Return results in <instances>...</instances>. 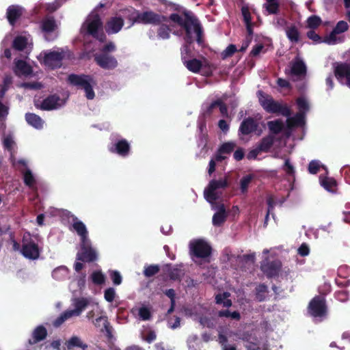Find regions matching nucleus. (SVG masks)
Wrapping results in <instances>:
<instances>
[{"label": "nucleus", "mask_w": 350, "mask_h": 350, "mask_svg": "<svg viewBox=\"0 0 350 350\" xmlns=\"http://www.w3.org/2000/svg\"><path fill=\"white\" fill-rule=\"evenodd\" d=\"M70 54L68 50L58 49L57 50L43 52L39 55V59L41 63L44 64L46 67L54 69L62 66V61Z\"/></svg>", "instance_id": "nucleus-1"}, {"label": "nucleus", "mask_w": 350, "mask_h": 350, "mask_svg": "<svg viewBox=\"0 0 350 350\" xmlns=\"http://www.w3.org/2000/svg\"><path fill=\"white\" fill-rule=\"evenodd\" d=\"M258 96L260 105L267 112L278 113L284 116H288L291 114L290 109L286 105H282L274 101L271 96L259 91Z\"/></svg>", "instance_id": "nucleus-2"}, {"label": "nucleus", "mask_w": 350, "mask_h": 350, "mask_svg": "<svg viewBox=\"0 0 350 350\" xmlns=\"http://www.w3.org/2000/svg\"><path fill=\"white\" fill-rule=\"evenodd\" d=\"M308 314L321 321L327 316L328 308L326 299L324 296L316 295L309 302L308 306Z\"/></svg>", "instance_id": "nucleus-3"}, {"label": "nucleus", "mask_w": 350, "mask_h": 350, "mask_svg": "<svg viewBox=\"0 0 350 350\" xmlns=\"http://www.w3.org/2000/svg\"><path fill=\"white\" fill-rule=\"evenodd\" d=\"M68 81L71 84L83 89L87 98L93 99L94 98L95 94L92 87L96 85V83L91 77L71 75L68 77Z\"/></svg>", "instance_id": "nucleus-4"}, {"label": "nucleus", "mask_w": 350, "mask_h": 350, "mask_svg": "<svg viewBox=\"0 0 350 350\" xmlns=\"http://www.w3.org/2000/svg\"><path fill=\"white\" fill-rule=\"evenodd\" d=\"M212 248L203 239H195L189 243V254L198 258H206L211 256Z\"/></svg>", "instance_id": "nucleus-5"}, {"label": "nucleus", "mask_w": 350, "mask_h": 350, "mask_svg": "<svg viewBox=\"0 0 350 350\" xmlns=\"http://www.w3.org/2000/svg\"><path fill=\"white\" fill-rule=\"evenodd\" d=\"M98 259V254L92 247L90 240L80 243V250L77 254V260L83 262H94Z\"/></svg>", "instance_id": "nucleus-6"}, {"label": "nucleus", "mask_w": 350, "mask_h": 350, "mask_svg": "<svg viewBox=\"0 0 350 350\" xmlns=\"http://www.w3.org/2000/svg\"><path fill=\"white\" fill-rule=\"evenodd\" d=\"M227 186L228 182L226 179L211 180L204 192L206 200L210 203H213L219 198L217 190L224 189Z\"/></svg>", "instance_id": "nucleus-7"}, {"label": "nucleus", "mask_w": 350, "mask_h": 350, "mask_svg": "<svg viewBox=\"0 0 350 350\" xmlns=\"http://www.w3.org/2000/svg\"><path fill=\"white\" fill-rule=\"evenodd\" d=\"M183 27L186 31L185 40L187 42L191 43L192 42L193 33H196L198 41L200 42L201 27L198 20L193 16L186 14V21Z\"/></svg>", "instance_id": "nucleus-8"}, {"label": "nucleus", "mask_w": 350, "mask_h": 350, "mask_svg": "<svg viewBox=\"0 0 350 350\" xmlns=\"http://www.w3.org/2000/svg\"><path fill=\"white\" fill-rule=\"evenodd\" d=\"M297 104L298 105L299 112L295 116L288 118L286 120V124L289 128L301 126L304 124V113L309 109V103L304 97L298 98L297 100Z\"/></svg>", "instance_id": "nucleus-9"}, {"label": "nucleus", "mask_w": 350, "mask_h": 350, "mask_svg": "<svg viewBox=\"0 0 350 350\" xmlns=\"http://www.w3.org/2000/svg\"><path fill=\"white\" fill-rule=\"evenodd\" d=\"M102 27V23L99 16L94 12H92L83 24V28L86 29L88 32L100 40H103L105 36L102 34L100 38L98 36V29Z\"/></svg>", "instance_id": "nucleus-10"}, {"label": "nucleus", "mask_w": 350, "mask_h": 350, "mask_svg": "<svg viewBox=\"0 0 350 350\" xmlns=\"http://www.w3.org/2000/svg\"><path fill=\"white\" fill-rule=\"evenodd\" d=\"M282 266V262L280 260H267L261 263L260 269L267 278H273L279 275Z\"/></svg>", "instance_id": "nucleus-11"}, {"label": "nucleus", "mask_w": 350, "mask_h": 350, "mask_svg": "<svg viewBox=\"0 0 350 350\" xmlns=\"http://www.w3.org/2000/svg\"><path fill=\"white\" fill-rule=\"evenodd\" d=\"M336 77L350 87V65L346 63H336L334 66Z\"/></svg>", "instance_id": "nucleus-12"}, {"label": "nucleus", "mask_w": 350, "mask_h": 350, "mask_svg": "<svg viewBox=\"0 0 350 350\" xmlns=\"http://www.w3.org/2000/svg\"><path fill=\"white\" fill-rule=\"evenodd\" d=\"M133 18L134 23L144 24H157L161 21V16L151 11L136 12Z\"/></svg>", "instance_id": "nucleus-13"}, {"label": "nucleus", "mask_w": 350, "mask_h": 350, "mask_svg": "<svg viewBox=\"0 0 350 350\" xmlns=\"http://www.w3.org/2000/svg\"><path fill=\"white\" fill-rule=\"evenodd\" d=\"M21 253L26 258L30 260H36L40 256L38 245L33 241L24 243L22 246Z\"/></svg>", "instance_id": "nucleus-14"}, {"label": "nucleus", "mask_w": 350, "mask_h": 350, "mask_svg": "<svg viewBox=\"0 0 350 350\" xmlns=\"http://www.w3.org/2000/svg\"><path fill=\"white\" fill-rule=\"evenodd\" d=\"M47 335L48 333L46 327L42 325H40L32 331L31 337L28 340V344L30 345H36L45 340Z\"/></svg>", "instance_id": "nucleus-15"}, {"label": "nucleus", "mask_w": 350, "mask_h": 350, "mask_svg": "<svg viewBox=\"0 0 350 350\" xmlns=\"http://www.w3.org/2000/svg\"><path fill=\"white\" fill-rule=\"evenodd\" d=\"M64 103L65 100L64 99H61L57 96L53 95L42 101L40 109L48 111L53 110L62 107Z\"/></svg>", "instance_id": "nucleus-16"}, {"label": "nucleus", "mask_w": 350, "mask_h": 350, "mask_svg": "<svg viewBox=\"0 0 350 350\" xmlns=\"http://www.w3.org/2000/svg\"><path fill=\"white\" fill-rule=\"evenodd\" d=\"M189 51V48L187 46H185L183 49L182 50V59L184 63V65L187 67L188 70L193 72H198L202 67V63L200 60L196 59H192L190 60H187V55Z\"/></svg>", "instance_id": "nucleus-17"}, {"label": "nucleus", "mask_w": 350, "mask_h": 350, "mask_svg": "<svg viewBox=\"0 0 350 350\" xmlns=\"http://www.w3.org/2000/svg\"><path fill=\"white\" fill-rule=\"evenodd\" d=\"M95 61L100 67L105 69L113 68L118 64L114 57L107 55H96Z\"/></svg>", "instance_id": "nucleus-18"}, {"label": "nucleus", "mask_w": 350, "mask_h": 350, "mask_svg": "<svg viewBox=\"0 0 350 350\" xmlns=\"http://www.w3.org/2000/svg\"><path fill=\"white\" fill-rule=\"evenodd\" d=\"M124 25V19L122 17H112L107 23L105 30L108 33L119 32Z\"/></svg>", "instance_id": "nucleus-19"}, {"label": "nucleus", "mask_w": 350, "mask_h": 350, "mask_svg": "<svg viewBox=\"0 0 350 350\" xmlns=\"http://www.w3.org/2000/svg\"><path fill=\"white\" fill-rule=\"evenodd\" d=\"M72 221V228L80 237L81 242L90 240L85 225L81 221H79L77 217H73Z\"/></svg>", "instance_id": "nucleus-20"}, {"label": "nucleus", "mask_w": 350, "mask_h": 350, "mask_svg": "<svg viewBox=\"0 0 350 350\" xmlns=\"http://www.w3.org/2000/svg\"><path fill=\"white\" fill-rule=\"evenodd\" d=\"M258 126V122L252 118H247L241 123L239 131L243 135H248L256 131Z\"/></svg>", "instance_id": "nucleus-21"}, {"label": "nucleus", "mask_w": 350, "mask_h": 350, "mask_svg": "<svg viewBox=\"0 0 350 350\" xmlns=\"http://www.w3.org/2000/svg\"><path fill=\"white\" fill-rule=\"evenodd\" d=\"M227 213L224 204L218 207V211L213 216V224L215 226H221L226 220Z\"/></svg>", "instance_id": "nucleus-22"}, {"label": "nucleus", "mask_w": 350, "mask_h": 350, "mask_svg": "<svg viewBox=\"0 0 350 350\" xmlns=\"http://www.w3.org/2000/svg\"><path fill=\"white\" fill-rule=\"evenodd\" d=\"M88 304L89 301L87 299L83 297L77 298L75 299L74 302L75 309L68 310L72 313V317H79L88 306Z\"/></svg>", "instance_id": "nucleus-23"}, {"label": "nucleus", "mask_w": 350, "mask_h": 350, "mask_svg": "<svg viewBox=\"0 0 350 350\" xmlns=\"http://www.w3.org/2000/svg\"><path fill=\"white\" fill-rule=\"evenodd\" d=\"M321 185L329 192H335L337 188L336 180L332 176H319Z\"/></svg>", "instance_id": "nucleus-24"}, {"label": "nucleus", "mask_w": 350, "mask_h": 350, "mask_svg": "<svg viewBox=\"0 0 350 350\" xmlns=\"http://www.w3.org/2000/svg\"><path fill=\"white\" fill-rule=\"evenodd\" d=\"M268 293L269 289L267 285L265 283H260L255 288V299L258 302H263L267 299Z\"/></svg>", "instance_id": "nucleus-25"}, {"label": "nucleus", "mask_w": 350, "mask_h": 350, "mask_svg": "<svg viewBox=\"0 0 350 350\" xmlns=\"http://www.w3.org/2000/svg\"><path fill=\"white\" fill-rule=\"evenodd\" d=\"M14 72L19 76H27L31 73L32 69L23 60H17L15 62Z\"/></svg>", "instance_id": "nucleus-26"}, {"label": "nucleus", "mask_w": 350, "mask_h": 350, "mask_svg": "<svg viewBox=\"0 0 350 350\" xmlns=\"http://www.w3.org/2000/svg\"><path fill=\"white\" fill-rule=\"evenodd\" d=\"M306 72L305 64L299 59H296L293 63L291 68V73L295 76H302Z\"/></svg>", "instance_id": "nucleus-27"}, {"label": "nucleus", "mask_w": 350, "mask_h": 350, "mask_svg": "<svg viewBox=\"0 0 350 350\" xmlns=\"http://www.w3.org/2000/svg\"><path fill=\"white\" fill-rule=\"evenodd\" d=\"M23 12V8L18 5H12L8 8L7 17L10 24H14Z\"/></svg>", "instance_id": "nucleus-28"}, {"label": "nucleus", "mask_w": 350, "mask_h": 350, "mask_svg": "<svg viewBox=\"0 0 350 350\" xmlns=\"http://www.w3.org/2000/svg\"><path fill=\"white\" fill-rule=\"evenodd\" d=\"M129 148L130 146L129 143L125 139H122L118 142L115 144V147L111 149V151L115 152L118 154L124 157L128 154Z\"/></svg>", "instance_id": "nucleus-29"}, {"label": "nucleus", "mask_w": 350, "mask_h": 350, "mask_svg": "<svg viewBox=\"0 0 350 350\" xmlns=\"http://www.w3.org/2000/svg\"><path fill=\"white\" fill-rule=\"evenodd\" d=\"M286 34L291 42H297L299 40L300 33L297 27L294 25H291L286 28Z\"/></svg>", "instance_id": "nucleus-30"}, {"label": "nucleus", "mask_w": 350, "mask_h": 350, "mask_svg": "<svg viewBox=\"0 0 350 350\" xmlns=\"http://www.w3.org/2000/svg\"><path fill=\"white\" fill-rule=\"evenodd\" d=\"M25 118L28 124L32 126L36 129L42 127L44 122L38 116L34 113H27Z\"/></svg>", "instance_id": "nucleus-31"}, {"label": "nucleus", "mask_w": 350, "mask_h": 350, "mask_svg": "<svg viewBox=\"0 0 350 350\" xmlns=\"http://www.w3.org/2000/svg\"><path fill=\"white\" fill-rule=\"evenodd\" d=\"M266 3L263 5V8L266 10L269 14H275L278 12L279 3L278 0H266Z\"/></svg>", "instance_id": "nucleus-32"}, {"label": "nucleus", "mask_w": 350, "mask_h": 350, "mask_svg": "<svg viewBox=\"0 0 350 350\" xmlns=\"http://www.w3.org/2000/svg\"><path fill=\"white\" fill-rule=\"evenodd\" d=\"M57 27V25L53 18H46L42 21V29L46 33L55 31Z\"/></svg>", "instance_id": "nucleus-33"}, {"label": "nucleus", "mask_w": 350, "mask_h": 350, "mask_svg": "<svg viewBox=\"0 0 350 350\" xmlns=\"http://www.w3.org/2000/svg\"><path fill=\"white\" fill-rule=\"evenodd\" d=\"M68 274V269L66 266H60L55 269L52 272V276L54 279L62 280L65 279Z\"/></svg>", "instance_id": "nucleus-34"}, {"label": "nucleus", "mask_w": 350, "mask_h": 350, "mask_svg": "<svg viewBox=\"0 0 350 350\" xmlns=\"http://www.w3.org/2000/svg\"><path fill=\"white\" fill-rule=\"evenodd\" d=\"M308 171L310 174H314L317 173H327L326 167L321 165L319 161H313L310 163L308 166Z\"/></svg>", "instance_id": "nucleus-35"}, {"label": "nucleus", "mask_w": 350, "mask_h": 350, "mask_svg": "<svg viewBox=\"0 0 350 350\" xmlns=\"http://www.w3.org/2000/svg\"><path fill=\"white\" fill-rule=\"evenodd\" d=\"M242 15L246 25L247 30L250 34L252 33V22L251 15L249 11V8L247 5H244L241 8Z\"/></svg>", "instance_id": "nucleus-36"}, {"label": "nucleus", "mask_w": 350, "mask_h": 350, "mask_svg": "<svg viewBox=\"0 0 350 350\" xmlns=\"http://www.w3.org/2000/svg\"><path fill=\"white\" fill-rule=\"evenodd\" d=\"M347 269L345 267H340L338 269V278L335 279L336 284L340 288H346L350 286V280L346 279L345 277H342L341 272L343 269Z\"/></svg>", "instance_id": "nucleus-37"}, {"label": "nucleus", "mask_w": 350, "mask_h": 350, "mask_svg": "<svg viewBox=\"0 0 350 350\" xmlns=\"http://www.w3.org/2000/svg\"><path fill=\"white\" fill-rule=\"evenodd\" d=\"M274 137L269 135L264 137L261 142L257 145L262 152H267L273 143Z\"/></svg>", "instance_id": "nucleus-38"}, {"label": "nucleus", "mask_w": 350, "mask_h": 350, "mask_svg": "<svg viewBox=\"0 0 350 350\" xmlns=\"http://www.w3.org/2000/svg\"><path fill=\"white\" fill-rule=\"evenodd\" d=\"M72 317V313L68 310L62 312L53 322V325L55 327H59L62 325L66 320Z\"/></svg>", "instance_id": "nucleus-39"}, {"label": "nucleus", "mask_w": 350, "mask_h": 350, "mask_svg": "<svg viewBox=\"0 0 350 350\" xmlns=\"http://www.w3.org/2000/svg\"><path fill=\"white\" fill-rule=\"evenodd\" d=\"M218 317L231 318L232 319H235L237 321L240 320V319H241V314L239 312H237V311L230 312L228 310H219L218 312Z\"/></svg>", "instance_id": "nucleus-40"}, {"label": "nucleus", "mask_w": 350, "mask_h": 350, "mask_svg": "<svg viewBox=\"0 0 350 350\" xmlns=\"http://www.w3.org/2000/svg\"><path fill=\"white\" fill-rule=\"evenodd\" d=\"M185 273L181 269L175 267L170 270L169 278L174 281H180Z\"/></svg>", "instance_id": "nucleus-41"}, {"label": "nucleus", "mask_w": 350, "mask_h": 350, "mask_svg": "<svg viewBox=\"0 0 350 350\" xmlns=\"http://www.w3.org/2000/svg\"><path fill=\"white\" fill-rule=\"evenodd\" d=\"M3 144L5 148L12 152L15 146L13 135L10 133L5 135L3 137Z\"/></svg>", "instance_id": "nucleus-42"}, {"label": "nucleus", "mask_w": 350, "mask_h": 350, "mask_svg": "<svg viewBox=\"0 0 350 350\" xmlns=\"http://www.w3.org/2000/svg\"><path fill=\"white\" fill-rule=\"evenodd\" d=\"M267 124L270 131L275 134L280 133L284 126L283 122L280 120L270 121Z\"/></svg>", "instance_id": "nucleus-43"}, {"label": "nucleus", "mask_w": 350, "mask_h": 350, "mask_svg": "<svg viewBox=\"0 0 350 350\" xmlns=\"http://www.w3.org/2000/svg\"><path fill=\"white\" fill-rule=\"evenodd\" d=\"M27 44V39L23 36H18L16 38L13 42V46L14 49L21 51L23 50Z\"/></svg>", "instance_id": "nucleus-44"}, {"label": "nucleus", "mask_w": 350, "mask_h": 350, "mask_svg": "<svg viewBox=\"0 0 350 350\" xmlns=\"http://www.w3.org/2000/svg\"><path fill=\"white\" fill-rule=\"evenodd\" d=\"M160 271V267L158 265H151L145 268L144 274L146 277L150 278L157 274Z\"/></svg>", "instance_id": "nucleus-45"}, {"label": "nucleus", "mask_w": 350, "mask_h": 350, "mask_svg": "<svg viewBox=\"0 0 350 350\" xmlns=\"http://www.w3.org/2000/svg\"><path fill=\"white\" fill-rule=\"evenodd\" d=\"M334 298L340 302H347L349 299V292L347 290L337 291L334 294Z\"/></svg>", "instance_id": "nucleus-46"}, {"label": "nucleus", "mask_w": 350, "mask_h": 350, "mask_svg": "<svg viewBox=\"0 0 350 350\" xmlns=\"http://www.w3.org/2000/svg\"><path fill=\"white\" fill-rule=\"evenodd\" d=\"M341 41V38L338 36V33H335L334 30L323 40V42L328 44H335Z\"/></svg>", "instance_id": "nucleus-47"}, {"label": "nucleus", "mask_w": 350, "mask_h": 350, "mask_svg": "<svg viewBox=\"0 0 350 350\" xmlns=\"http://www.w3.org/2000/svg\"><path fill=\"white\" fill-rule=\"evenodd\" d=\"M91 278L93 283L98 285L103 284L105 281V275L102 273L101 271L93 272Z\"/></svg>", "instance_id": "nucleus-48"}, {"label": "nucleus", "mask_w": 350, "mask_h": 350, "mask_svg": "<svg viewBox=\"0 0 350 350\" xmlns=\"http://www.w3.org/2000/svg\"><path fill=\"white\" fill-rule=\"evenodd\" d=\"M11 159L12 161V163L14 165H21L22 167H23V170H26L25 172H24V175H26V176H28V175H31V172L27 169V162L26 161H25L24 159H21V160H18V161H16L15 159H14V157L13 155V154L11 152Z\"/></svg>", "instance_id": "nucleus-49"}, {"label": "nucleus", "mask_w": 350, "mask_h": 350, "mask_svg": "<svg viewBox=\"0 0 350 350\" xmlns=\"http://www.w3.org/2000/svg\"><path fill=\"white\" fill-rule=\"evenodd\" d=\"M236 147L234 142H227L224 144L219 148L220 154H228L231 152Z\"/></svg>", "instance_id": "nucleus-50"}, {"label": "nucleus", "mask_w": 350, "mask_h": 350, "mask_svg": "<svg viewBox=\"0 0 350 350\" xmlns=\"http://www.w3.org/2000/svg\"><path fill=\"white\" fill-rule=\"evenodd\" d=\"M138 314L143 321H148L151 318V312L147 307H141Z\"/></svg>", "instance_id": "nucleus-51"}, {"label": "nucleus", "mask_w": 350, "mask_h": 350, "mask_svg": "<svg viewBox=\"0 0 350 350\" xmlns=\"http://www.w3.org/2000/svg\"><path fill=\"white\" fill-rule=\"evenodd\" d=\"M321 23V20L319 16H312L307 20L308 27L310 28H316Z\"/></svg>", "instance_id": "nucleus-52"}, {"label": "nucleus", "mask_w": 350, "mask_h": 350, "mask_svg": "<svg viewBox=\"0 0 350 350\" xmlns=\"http://www.w3.org/2000/svg\"><path fill=\"white\" fill-rule=\"evenodd\" d=\"M349 28L348 24L344 21H339L333 29L335 33L339 34L346 31Z\"/></svg>", "instance_id": "nucleus-53"}, {"label": "nucleus", "mask_w": 350, "mask_h": 350, "mask_svg": "<svg viewBox=\"0 0 350 350\" xmlns=\"http://www.w3.org/2000/svg\"><path fill=\"white\" fill-rule=\"evenodd\" d=\"M116 296V291L113 288H108L105 291L104 297L108 302H112Z\"/></svg>", "instance_id": "nucleus-54"}, {"label": "nucleus", "mask_w": 350, "mask_h": 350, "mask_svg": "<svg viewBox=\"0 0 350 350\" xmlns=\"http://www.w3.org/2000/svg\"><path fill=\"white\" fill-rule=\"evenodd\" d=\"M237 51V47L234 44H230L221 53L224 59L232 56Z\"/></svg>", "instance_id": "nucleus-55"}, {"label": "nucleus", "mask_w": 350, "mask_h": 350, "mask_svg": "<svg viewBox=\"0 0 350 350\" xmlns=\"http://www.w3.org/2000/svg\"><path fill=\"white\" fill-rule=\"evenodd\" d=\"M110 278L115 285H120L122 283V276L118 271H111Z\"/></svg>", "instance_id": "nucleus-56"}, {"label": "nucleus", "mask_w": 350, "mask_h": 350, "mask_svg": "<svg viewBox=\"0 0 350 350\" xmlns=\"http://www.w3.org/2000/svg\"><path fill=\"white\" fill-rule=\"evenodd\" d=\"M252 177L253 176H244L241 180V189L243 193L247 191L248 185L252 180Z\"/></svg>", "instance_id": "nucleus-57"}, {"label": "nucleus", "mask_w": 350, "mask_h": 350, "mask_svg": "<svg viewBox=\"0 0 350 350\" xmlns=\"http://www.w3.org/2000/svg\"><path fill=\"white\" fill-rule=\"evenodd\" d=\"M170 29L167 26H161L159 28L158 36L162 39H167L170 37Z\"/></svg>", "instance_id": "nucleus-58"}, {"label": "nucleus", "mask_w": 350, "mask_h": 350, "mask_svg": "<svg viewBox=\"0 0 350 350\" xmlns=\"http://www.w3.org/2000/svg\"><path fill=\"white\" fill-rule=\"evenodd\" d=\"M24 183L29 188L33 189H36V180L35 176H23Z\"/></svg>", "instance_id": "nucleus-59"}, {"label": "nucleus", "mask_w": 350, "mask_h": 350, "mask_svg": "<svg viewBox=\"0 0 350 350\" xmlns=\"http://www.w3.org/2000/svg\"><path fill=\"white\" fill-rule=\"evenodd\" d=\"M103 327L101 329L102 332H105L109 338L112 336V327L108 321L107 318L103 323Z\"/></svg>", "instance_id": "nucleus-60"}, {"label": "nucleus", "mask_w": 350, "mask_h": 350, "mask_svg": "<svg viewBox=\"0 0 350 350\" xmlns=\"http://www.w3.org/2000/svg\"><path fill=\"white\" fill-rule=\"evenodd\" d=\"M262 151L260 149V148L256 146L254 148L251 150L247 155L248 159H254L257 157V156L261 153Z\"/></svg>", "instance_id": "nucleus-61"}, {"label": "nucleus", "mask_w": 350, "mask_h": 350, "mask_svg": "<svg viewBox=\"0 0 350 350\" xmlns=\"http://www.w3.org/2000/svg\"><path fill=\"white\" fill-rule=\"evenodd\" d=\"M262 151L260 149V148L256 146L254 148L251 150L247 155L248 159H254L257 157V156L261 153Z\"/></svg>", "instance_id": "nucleus-62"}, {"label": "nucleus", "mask_w": 350, "mask_h": 350, "mask_svg": "<svg viewBox=\"0 0 350 350\" xmlns=\"http://www.w3.org/2000/svg\"><path fill=\"white\" fill-rule=\"evenodd\" d=\"M199 321H200V323L204 327H207L208 328H211V327H213V323L209 317H201L200 318Z\"/></svg>", "instance_id": "nucleus-63"}, {"label": "nucleus", "mask_w": 350, "mask_h": 350, "mask_svg": "<svg viewBox=\"0 0 350 350\" xmlns=\"http://www.w3.org/2000/svg\"><path fill=\"white\" fill-rule=\"evenodd\" d=\"M310 253V249L307 244L302 243L298 248V254L301 256H306Z\"/></svg>", "instance_id": "nucleus-64"}]
</instances>
